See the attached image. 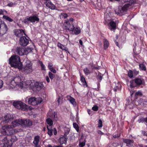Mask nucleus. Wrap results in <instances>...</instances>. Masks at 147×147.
Segmentation results:
<instances>
[{"label":"nucleus","mask_w":147,"mask_h":147,"mask_svg":"<svg viewBox=\"0 0 147 147\" xmlns=\"http://www.w3.org/2000/svg\"><path fill=\"white\" fill-rule=\"evenodd\" d=\"M8 27L6 24L4 22L0 26V36H2L6 34L7 31Z\"/></svg>","instance_id":"nucleus-11"},{"label":"nucleus","mask_w":147,"mask_h":147,"mask_svg":"<svg viewBox=\"0 0 147 147\" xmlns=\"http://www.w3.org/2000/svg\"><path fill=\"white\" fill-rule=\"evenodd\" d=\"M74 19L71 18L69 19H67L65 20L64 23L65 30L66 31H74L76 34H78L80 32V29L79 28L77 27L75 29L74 25L73 22Z\"/></svg>","instance_id":"nucleus-3"},{"label":"nucleus","mask_w":147,"mask_h":147,"mask_svg":"<svg viewBox=\"0 0 147 147\" xmlns=\"http://www.w3.org/2000/svg\"><path fill=\"white\" fill-rule=\"evenodd\" d=\"M3 85V81L1 80H0V89L2 87Z\"/></svg>","instance_id":"nucleus-53"},{"label":"nucleus","mask_w":147,"mask_h":147,"mask_svg":"<svg viewBox=\"0 0 147 147\" xmlns=\"http://www.w3.org/2000/svg\"><path fill=\"white\" fill-rule=\"evenodd\" d=\"M30 22L32 23L35 22H39L40 19L38 16L36 15H34L32 16H28Z\"/></svg>","instance_id":"nucleus-17"},{"label":"nucleus","mask_w":147,"mask_h":147,"mask_svg":"<svg viewBox=\"0 0 147 147\" xmlns=\"http://www.w3.org/2000/svg\"><path fill=\"white\" fill-rule=\"evenodd\" d=\"M33 85L32 81L30 80H28L25 82H22L20 84V86L22 88H31Z\"/></svg>","instance_id":"nucleus-13"},{"label":"nucleus","mask_w":147,"mask_h":147,"mask_svg":"<svg viewBox=\"0 0 147 147\" xmlns=\"http://www.w3.org/2000/svg\"><path fill=\"white\" fill-rule=\"evenodd\" d=\"M47 116L48 117L51 118L54 121H57L58 119V118L57 116V113L53 112H52V110H50L47 113Z\"/></svg>","instance_id":"nucleus-14"},{"label":"nucleus","mask_w":147,"mask_h":147,"mask_svg":"<svg viewBox=\"0 0 147 147\" xmlns=\"http://www.w3.org/2000/svg\"><path fill=\"white\" fill-rule=\"evenodd\" d=\"M22 119H19L16 120L11 122L10 125H5L2 127L0 130V136L3 135H11L16 133L15 129L13 128L17 126L23 124Z\"/></svg>","instance_id":"nucleus-1"},{"label":"nucleus","mask_w":147,"mask_h":147,"mask_svg":"<svg viewBox=\"0 0 147 147\" xmlns=\"http://www.w3.org/2000/svg\"><path fill=\"white\" fill-rule=\"evenodd\" d=\"M123 142L127 144V146H128L129 145H131L133 144L134 141L132 140H130L129 139H123Z\"/></svg>","instance_id":"nucleus-25"},{"label":"nucleus","mask_w":147,"mask_h":147,"mask_svg":"<svg viewBox=\"0 0 147 147\" xmlns=\"http://www.w3.org/2000/svg\"><path fill=\"white\" fill-rule=\"evenodd\" d=\"M41 65L42 69V70H45V67L44 65Z\"/></svg>","instance_id":"nucleus-56"},{"label":"nucleus","mask_w":147,"mask_h":147,"mask_svg":"<svg viewBox=\"0 0 147 147\" xmlns=\"http://www.w3.org/2000/svg\"><path fill=\"white\" fill-rule=\"evenodd\" d=\"M92 109L95 111H97L98 109V107L97 106H94L92 107Z\"/></svg>","instance_id":"nucleus-47"},{"label":"nucleus","mask_w":147,"mask_h":147,"mask_svg":"<svg viewBox=\"0 0 147 147\" xmlns=\"http://www.w3.org/2000/svg\"><path fill=\"white\" fill-rule=\"evenodd\" d=\"M30 22L29 18L28 16L26 19H25L24 20V22L25 24H28L29 22Z\"/></svg>","instance_id":"nucleus-42"},{"label":"nucleus","mask_w":147,"mask_h":147,"mask_svg":"<svg viewBox=\"0 0 147 147\" xmlns=\"http://www.w3.org/2000/svg\"><path fill=\"white\" fill-rule=\"evenodd\" d=\"M3 14V11L2 9L0 10V15Z\"/></svg>","instance_id":"nucleus-63"},{"label":"nucleus","mask_w":147,"mask_h":147,"mask_svg":"<svg viewBox=\"0 0 147 147\" xmlns=\"http://www.w3.org/2000/svg\"><path fill=\"white\" fill-rule=\"evenodd\" d=\"M65 134L64 135L65 136H67V135L69 134L70 131V129L68 128H65L64 129Z\"/></svg>","instance_id":"nucleus-28"},{"label":"nucleus","mask_w":147,"mask_h":147,"mask_svg":"<svg viewBox=\"0 0 147 147\" xmlns=\"http://www.w3.org/2000/svg\"><path fill=\"white\" fill-rule=\"evenodd\" d=\"M128 76L130 78H132L133 77V72L131 70H129L128 71Z\"/></svg>","instance_id":"nucleus-39"},{"label":"nucleus","mask_w":147,"mask_h":147,"mask_svg":"<svg viewBox=\"0 0 147 147\" xmlns=\"http://www.w3.org/2000/svg\"><path fill=\"white\" fill-rule=\"evenodd\" d=\"M79 43L81 46H83V42L82 41L80 40H79Z\"/></svg>","instance_id":"nucleus-62"},{"label":"nucleus","mask_w":147,"mask_h":147,"mask_svg":"<svg viewBox=\"0 0 147 147\" xmlns=\"http://www.w3.org/2000/svg\"><path fill=\"white\" fill-rule=\"evenodd\" d=\"M138 121L139 123H143L145 122V119L144 118V117H141L139 118L138 120Z\"/></svg>","instance_id":"nucleus-41"},{"label":"nucleus","mask_w":147,"mask_h":147,"mask_svg":"<svg viewBox=\"0 0 147 147\" xmlns=\"http://www.w3.org/2000/svg\"><path fill=\"white\" fill-rule=\"evenodd\" d=\"M45 1L44 3L46 6L52 10H56V6L53 4L50 0H43Z\"/></svg>","instance_id":"nucleus-15"},{"label":"nucleus","mask_w":147,"mask_h":147,"mask_svg":"<svg viewBox=\"0 0 147 147\" xmlns=\"http://www.w3.org/2000/svg\"><path fill=\"white\" fill-rule=\"evenodd\" d=\"M26 51V50L23 48L20 47H18L16 48V52L18 54L22 56L24 55Z\"/></svg>","instance_id":"nucleus-21"},{"label":"nucleus","mask_w":147,"mask_h":147,"mask_svg":"<svg viewBox=\"0 0 147 147\" xmlns=\"http://www.w3.org/2000/svg\"><path fill=\"white\" fill-rule=\"evenodd\" d=\"M92 69H99V67L98 66H95L93 65L92 66Z\"/></svg>","instance_id":"nucleus-48"},{"label":"nucleus","mask_w":147,"mask_h":147,"mask_svg":"<svg viewBox=\"0 0 147 147\" xmlns=\"http://www.w3.org/2000/svg\"><path fill=\"white\" fill-rule=\"evenodd\" d=\"M67 98L68 100L70 101V99H71V98H73L70 96H67Z\"/></svg>","instance_id":"nucleus-55"},{"label":"nucleus","mask_w":147,"mask_h":147,"mask_svg":"<svg viewBox=\"0 0 147 147\" xmlns=\"http://www.w3.org/2000/svg\"><path fill=\"white\" fill-rule=\"evenodd\" d=\"M142 95V93L140 91H138L136 92L135 94V95Z\"/></svg>","instance_id":"nucleus-52"},{"label":"nucleus","mask_w":147,"mask_h":147,"mask_svg":"<svg viewBox=\"0 0 147 147\" xmlns=\"http://www.w3.org/2000/svg\"><path fill=\"white\" fill-rule=\"evenodd\" d=\"M63 50H64L67 52L69 53V52L68 51V48L65 47L64 45H63L62 47V49H61Z\"/></svg>","instance_id":"nucleus-44"},{"label":"nucleus","mask_w":147,"mask_h":147,"mask_svg":"<svg viewBox=\"0 0 147 147\" xmlns=\"http://www.w3.org/2000/svg\"><path fill=\"white\" fill-rule=\"evenodd\" d=\"M113 15V13L109 11L107 13V19L105 18V20L107 21V20H111V21L109 23V28L111 30L115 32L116 28V24L117 22L113 21L111 17Z\"/></svg>","instance_id":"nucleus-5"},{"label":"nucleus","mask_w":147,"mask_h":147,"mask_svg":"<svg viewBox=\"0 0 147 147\" xmlns=\"http://www.w3.org/2000/svg\"><path fill=\"white\" fill-rule=\"evenodd\" d=\"M22 122L23 124H21L22 126H24L25 127L31 126L32 125V121L29 119L24 120L22 119Z\"/></svg>","instance_id":"nucleus-18"},{"label":"nucleus","mask_w":147,"mask_h":147,"mask_svg":"<svg viewBox=\"0 0 147 147\" xmlns=\"http://www.w3.org/2000/svg\"><path fill=\"white\" fill-rule=\"evenodd\" d=\"M47 122L49 126H52L53 125V120L51 118H48L47 119Z\"/></svg>","instance_id":"nucleus-26"},{"label":"nucleus","mask_w":147,"mask_h":147,"mask_svg":"<svg viewBox=\"0 0 147 147\" xmlns=\"http://www.w3.org/2000/svg\"><path fill=\"white\" fill-rule=\"evenodd\" d=\"M40 141V137L38 136H35L34 137V140L33 142V143L35 147H40L38 145Z\"/></svg>","instance_id":"nucleus-22"},{"label":"nucleus","mask_w":147,"mask_h":147,"mask_svg":"<svg viewBox=\"0 0 147 147\" xmlns=\"http://www.w3.org/2000/svg\"><path fill=\"white\" fill-rule=\"evenodd\" d=\"M81 80L82 82L83 85H84V86L86 85V86H87V84L84 77L82 76H81Z\"/></svg>","instance_id":"nucleus-33"},{"label":"nucleus","mask_w":147,"mask_h":147,"mask_svg":"<svg viewBox=\"0 0 147 147\" xmlns=\"http://www.w3.org/2000/svg\"><path fill=\"white\" fill-rule=\"evenodd\" d=\"M9 64H22L20 57L15 55H12L9 59Z\"/></svg>","instance_id":"nucleus-8"},{"label":"nucleus","mask_w":147,"mask_h":147,"mask_svg":"<svg viewBox=\"0 0 147 147\" xmlns=\"http://www.w3.org/2000/svg\"><path fill=\"white\" fill-rule=\"evenodd\" d=\"M121 2L123 6L120 9L119 8V12H116V11H115L116 14L120 16L125 14L127 12L129 7L136 3V0H121Z\"/></svg>","instance_id":"nucleus-2"},{"label":"nucleus","mask_w":147,"mask_h":147,"mask_svg":"<svg viewBox=\"0 0 147 147\" xmlns=\"http://www.w3.org/2000/svg\"><path fill=\"white\" fill-rule=\"evenodd\" d=\"M13 3L12 2H10L7 5V6L9 7H12L13 5Z\"/></svg>","instance_id":"nucleus-51"},{"label":"nucleus","mask_w":147,"mask_h":147,"mask_svg":"<svg viewBox=\"0 0 147 147\" xmlns=\"http://www.w3.org/2000/svg\"><path fill=\"white\" fill-rule=\"evenodd\" d=\"M63 45L60 42H58L57 43V47L61 49H62V47Z\"/></svg>","instance_id":"nucleus-49"},{"label":"nucleus","mask_w":147,"mask_h":147,"mask_svg":"<svg viewBox=\"0 0 147 147\" xmlns=\"http://www.w3.org/2000/svg\"><path fill=\"white\" fill-rule=\"evenodd\" d=\"M120 134H117L113 135V137L115 138H118L120 137Z\"/></svg>","instance_id":"nucleus-50"},{"label":"nucleus","mask_w":147,"mask_h":147,"mask_svg":"<svg viewBox=\"0 0 147 147\" xmlns=\"http://www.w3.org/2000/svg\"><path fill=\"white\" fill-rule=\"evenodd\" d=\"M15 35L17 37H21L22 36L23 34L25 32L22 29H16L14 31Z\"/></svg>","instance_id":"nucleus-19"},{"label":"nucleus","mask_w":147,"mask_h":147,"mask_svg":"<svg viewBox=\"0 0 147 147\" xmlns=\"http://www.w3.org/2000/svg\"><path fill=\"white\" fill-rule=\"evenodd\" d=\"M53 147H63V146L61 145L59 146H54Z\"/></svg>","instance_id":"nucleus-64"},{"label":"nucleus","mask_w":147,"mask_h":147,"mask_svg":"<svg viewBox=\"0 0 147 147\" xmlns=\"http://www.w3.org/2000/svg\"><path fill=\"white\" fill-rule=\"evenodd\" d=\"M20 146L21 147H25L26 146V141L25 140H22L20 142Z\"/></svg>","instance_id":"nucleus-31"},{"label":"nucleus","mask_w":147,"mask_h":147,"mask_svg":"<svg viewBox=\"0 0 147 147\" xmlns=\"http://www.w3.org/2000/svg\"><path fill=\"white\" fill-rule=\"evenodd\" d=\"M13 105L16 108L18 109L26 111L28 109L27 105L20 101L14 102Z\"/></svg>","instance_id":"nucleus-10"},{"label":"nucleus","mask_w":147,"mask_h":147,"mask_svg":"<svg viewBox=\"0 0 147 147\" xmlns=\"http://www.w3.org/2000/svg\"><path fill=\"white\" fill-rule=\"evenodd\" d=\"M67 137L65 136L64 135H61L60 138L59 139V142L60 144H62L66 143L67 140Z\"/></svg>","instance_id":"nucleus-23"},{"label":"nucleus","mask_w":147,"mask_h":147,"mask_svg":"<svg viewBox=\"0 0 147 147\" xmlns=\"http://www.w3.org/2000/svg\"><path fill=\"white\" fill-rule=\"evenodd\" d=\"M97 133L98 134H101V135L103 134V133L100 130H98L97 131Z\"/></svg>","instance_id":"nucleus-57"},{"label":"nucleus","mask_w":147,"mask_h":147,"mask_svg":"<svg viewBox=\"0 0 147 147\" xmlns=\"http://www.w3.org/2000/svg\"><path fill=\"white\" fill-rule=\"evenodd\" d=\"M84 72L86 75H88V74L90 73V72L89 70L86 68L84 69Z\"/></svg>","instance_id":"nucleus-45"},{"label":"nucleus","mask_w":147,"mask_h":147,"mask_svg":"<svg viewBox=\"0 0 147 147\" xmlns=\"http://www.w3.org/2000/svg\"><path fill=\"white\" fill-rule=\"evenodd\" d=\"M3 17L4 19L9 22H12L13 21V19L7 16H3Z\"/></svg>","instance_id":"nucleus-30"},{"label":"nucleus","mask_w":147,"mask_h":147,"mask_svg":"<svg viewBox=\"0 0 147 147\" xmlns=\"http://www.w3.org/2000/svg\"><path fill=\"white\" fill-rule=\"evenodd\" d=\"M28 100V103L33 105H35L40 104L42 101V98L38 97L35 98L34 97H32L29 98H26V100Z\"/></svg>","instance_id":"nucleus-7"},{"label":"nucleus","mask_w":147,"mask_h":147,"mask_svg":"<svg viewBox=\"0 0 147 147\" xmlns=\"http://www.w3.org/2000/svg\"><path fill=\"white\" fill-rule=\"evenodd\" d=\"M47 128L48 130V134L50 136H51L53 135V130L49 129L48 126L47 127Z\"/></svg>","instance_id":"nucleus-35"},{"label":"nucleus","mask_w":147,"mask_h":147,"mask_svg":"<svg viewBox=\"0 0 147 147\" xmlns=\"http://www.w3.org/2000/svg\"><path fill=\"white\" fill-rule=\"evenodd\" d=\"M102 122L101 119H99L98 121V127H99L100 128L102 127Z\"/></svg>","instance_id":"nucleus-38"},{"label":"nucleus","mask_w":147,"mask_h":147,"mask_svg":"<svg viewBox=\"0 0 147 147\" xmlns=\"http://www.w3.org/2000/svg\"><path fill=\"white\" fill-rule=\"evenodd\" d=\"M61 100L62 99L60 97L58 98L57 102L59 105L60 104V102H61Z\"/></svg>","instance_id":"nucleus-54"},{"label":"nucleus","mask_w":147,"mask_h":147,"mask_svg":"<svg viewBox=\"0 0 147 147\" xmlns=\"http://www.w3.org/2000/svg\"><path fill=\"white\" fill-rule=\"evenodd\" d=\"M70 103L74 105H76V102L75 101V99H74L73 98H71V99H70L69 101Z\"/></svg>","instance_id":"nucleus-43"},{"label":"nucleus","mask_w":147,"mask_h":147,"mask_svg":"<svg viewBox=\"0 0 147 147\" xmlns=\"http://www.w3.org/2000/svg\"><path fill=\"white\" fill-rule=\"evenodd\" d=\"M103 75L100 73H98V75L96 77V78L98 81L100 82L102 80L103 77Z\"/></svg>","instance_id":"nucleus-27"},{"label":"nucleus","mask_w":147,"mask_h":147,"mask_svg":"<svg viewBox=\"0 0 147 147\" xmlns=\"http://www.w3.org/2000/svg\"><path fill=\"white\" fill-rule=\"evenodd\" d=\"M29 40L25 36L21 37L19 40V44L22 46H26L29 43Z\"/></svg>","instance_id":"nucleus-12"},{"label":"nucleus","mask_w":147,"mask_h":147,"mask_svg":"<svg viewBox=\"0 0 147 147\" xmlns=\"http://www.w3.org/2000/svg\"><path fill=\"white\" fill-rule=\"evenodd\" d=\"M61 17L62 18H67L68 17V15L66 13H61Z\"/></svg>","instance_id":"nucleus-29"},{"label":"nucleus","mask_w":147,"mask_h":147,"mask_svg":"<svg viewBox=\"0 0 147 147\" xmlns=\"http://www.w3.org/2000/svg\"><path fill=\"white\" fill-rule=\"evenodd\" d=\"M134 74H135L137 75L138 74L139 72L138 71L134 70Z\"/></svg>","instance_id":"nucleus-61"},{"label":"nucleus","mask_w":147,"mask_h":147,"mask_svg":"<svg viewBox=\"0 0 147 147\" xmlns=\"http://www.w3.org/2000/svg\"><path fill=\"white\" fill-rule=\"evenodd\" d=\"M49 75L51 79H53L54 78V75L52 74L51 72H49Z\"/></svg>","instance_id":"nucleus-46"},{"label":"nucleus","mask_w":147,"mask_h":147,"mask_svg":"<svg viewBox=\"0 0 147 147\" xmlns=\"http://www.w3.org/2000/svg\"><path fill=\"white\" fill-rule=\"evenodd\" d=\"M103 43L104 44V49L105 50H106L109 47V42L107 39L104 38L103 40Z\"/></svg>","instance_id":"nucleus-24"},{"label":"nucleus","mask_w":147,"mask_h":147,"mask_svg":"<svg viewBox=\"0 0 147 147\" xmlns=\"http://www.w3.org/2000/svg\"><path fill=\"white\" fill-rule=\"evenodd\" d=\"M142 134L144 136H147V134L146 133V132L144 131H142Z\"/></svg>","instance_id":"nucleus-58"},{"label":"nucleus","mask_w":147,"mask_h":147,"mask_svg":"<svg viewBox=\"0 0 147 147\" xmlns=\"http://www.w3.org/2000/svg\"><path fill=\"white\" fill-rule=\"evenodd\" d=\"M73 125L74 127L76 129V131L78 132L79 131V127L78 125L75 123H73Z\"/></svg>","instance_id":"nucleus-37"},{"label":"nucleus","mask_w":147,"mask_h":147,"mask_svg":"<svg viewBox=\"0 0 147 147\" xmlns=\"http://www.w3.org/2000/svg\"><path fill=\"white\" fill-rule=\"evenodd\" d=\"M48 67L50 71L53 73H55L56 72V71L52 67V66L51 65H49Z\"/></svg>","instance_id":"nucleus-32"},{"label":"nucleus","mask_w":147,"mask_h":147,"mask_svg":"<svg viewBox=\"0 0 147 147\" xmlns=\"http://www.w3.org/2000/svg\"><path fill=\"white\" fill-rule=\"evenodd\" d=\"M54 132H53L54 134L55 135H56L57 134V131L56 129L55 128H54Z\"/></svg>","instance_id":"nucleus-59"},{"label":"nucleus","mask_w":147,"mask_h":147,"mask_svg":"<svg viewBox=\"0 0 147 147\" xmlns=\"http://www.w3.org/2000/svg\"><path fill=\"white\" fill-rule=\"evenodd\" d=\"M17 138L16 136L14 135L12 136L11 139V142H14L17 141Z\"/></svg>","instance_id":"nucleus-36"},{"label":"nucleus","mask_w":147,"mask_h":147,"mask_svg":"<svg viewBox=\"0 0 147 147\" xmlns=\"http://www.w3.org/2000/svg\"><path fill=\"white\" fill-rule=\"evenodd\" d=\"M12 68H18L20 71L27 74L30 73L32 71L31 65H11Z\"/></svg>","instance_id":"nucleus-6"},{"label":"nucleus","mask_w":147,"mask_h":147,"mask_svg":"<svg viewBox=\"0 0 147 147\" xmlns=\"http://www.w3.org/2000/svg\"><path fill=\"white\" fill-rule=\"evenodd\" d=\"M86 140H84V141L81 142L80 141L79 146V147H83L85 145Z\"/></svg>","instance_id":"nucleus-34"},{"label":"nucleus","mask_w":147,"mask_h":147,"mask_svg":"<svg viewBox=\"0 0 147 147\" xmlns=\"http://www.w3.org/2000/svg\"><path fill=\"white\" fill-rule=\"evenodd\" d=\"M140 68L142 70L145 71L146 68L145 65H139Z\"/></svg>","instance_id":"nucleus-40"},{"label":"nucleus","mask_w":147,"mask_h":147,"mask_svg":"<svg viewBox=\"0 0 147 147\" xmlns=\"http://www.w3.org/2000/svg\"><path fill=\"white\" fill-rule=\"evenodd\" d=\"M13 116L11 115L7 114L5 115L3 119V121L1 122V125H2L3 123H5L9 122L13 120Z\"/></svg>","instance_id":"nucleus-16"},{"label":"nucleus","mask_w":147,"mask_h":147,"mask_svg":"<svg viewBox=\"0 0 147 147\" xmlns=\"http://www.w3.org/2000/svg\"><path fill=\"white\" fill-rule=\"evenodd\" d=\"M46 80L47 81V82L49 83L50 82V79H49V77L48 76H47L46 77Z\"/></svg>","instance_id":"nucleus-60"},{"label":"nucleus","mask_w":147,"mask_h":147,"mask_svg":"<svg viewBox=\"0 0 147 147\" xmlns=\"http://www.w3.org/2000/svg\"><path fill=\"white\" fill-rule=\"evenodd\" d=\"M42 83L41 82H36L34 85L33 87L37 90H39L43 87Z\"/></svg>","instance_id":"nucleus-20"},{"label":"nucleus","mask_w":147,"mask_h":147,"mask_svg":"<svg viewBox=\"0 0 147 147\" xmlns=\"http://www.w3.org/2000/svg\"><path fill=\"white\" fill-rule=\"evenodd\" d=\"M142 81L141 79L137 78L131 80L129 82L127 83L131 88H133L142 84Z\"/></svg>","instance_id":"nucleus-9"},{"label":"nucleus","mask_w":147,"mask_h":147,"mask_svg":"<svg viewBox=\"0 0 147 147\" xmlns=\"http://www.w3.org/2000/svg\"><path fill=\"white\" fill-rule=\"evenodd\" d=\"M24 79V77L21 74L16 75L13 77V79L11 80L10 86L13 88L17 85L20 86L21 83L23 82V81Z\"/></svg>","instance_id":"nucleus-4"}]
</instances>
